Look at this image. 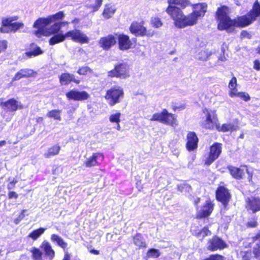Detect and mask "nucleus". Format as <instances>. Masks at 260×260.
<instances>
[{"label": "nucleus", "instance_id": "nucleus-7", "mask_svg": "<svg viewBox=\"0 0 260 260\" xmlns=\"http://www.w3.org/2000/svg\"><path fill=\"white\" fill-rule=\"evenodd\" d=\"M205 114V120L201 123V126L206 129H216L219 121L216 110L204 108L202 110Z\"/></svg>", "mask_w": 260, "mask_h": 260}, {"label": "nucleus", "instance_id": "nucleus-6", "mask_svg": "<svg viewBox=\"0 0 260 260\" xmlns=\"http://www.w3.org/2000/svg\"><path fill=\"white\" fill-rule=\"evenodd\" d=\"M150 120L152 121H158L173 127L178 124L176 115L169 112L166 109H163L160 113H154Z\"/></svg>", "mask_w": 260, "mask_h": 260}, {"label": "nucleus", "instance_id": "nucleus-30", "mask_svg": "<svg viewBox=\"0 0 260 260\" xmlns=\"http://www.w3.org/2000/svg\"><path fill=\"white\" fill-rule=\"evenodd\" d=\"M237 129V126L232 123H223L220 125V122L217 125L216 130L218 132L225 133L229 131H234Z\"/></svg>", "mask_w": 260, "mask_h": 260}, {"label": "nucleus", "instance_id": "nucleus-58", "mask_svg": "<svg viewBox=\"0 0 260 260\" xmlns=\"http://www.w3.org/2000/svg\"><path fill=\"white\" fill-rule=\"evenodd\" d=\"M90 253L94 254V255H99L100 254V251L98 250L95 249H91L89 251Z\"/></svg>", "mask_w": 260, "mask_h": 260}, {"label": "nucleus", "instance_id": "nucleus-15", "mask_svg": "<svg viewBox=\"0 0 260 260\" xmlns=\"http://www.w3.org/2000/svg\"><path fill=\"white\" fill-rule=\"evenodd\" d=\"M228 247L226 242L219 237L215 235L208 240L207 249L210 251L221 250Z\"/></svg>", "mask_w": 260, "mask_h": 260}, {"label": "nucleus", "instance_id": "nucleus-34", "mask_svg": "<svg viewBox=\"0 0 260 260\" xmlns=\"http://www.w3.org/2000/svg\"><path fill=\"white\" fill-rule=\"evenodd\" d=\"M237 86V79L235 77H233L229 83V87L230 88L229 94L231 98H233V93H236L238 91Z\"/></svg>", "mask_w": 260, "mask_h": 260}, {"label": "nucleus", "instance_id": "nucleus-44", "mask_svg": "<svg viewBox=\"0 0 260 260\" xmlns=\"http://www.w3.org/2000/svg\"><path fill=\"white\" fill-rule=\"evenodd\" d=\"M95 4L90 5L89 8L91 10L92 12L98 11L103 4V0H94Z\"/></svg>", "mask_w": 260, "mask_h": 260}, {"label": "nucleus", "instance_id": "nucleus-51", "mask_svg": "<svg viewBox=\"0 0 260 260\" xmlns=\"http://www.w3.org/2000/svg\"><path fill=\"white\" fill-rule=\"evenodd\" d=\"M252 251L251 250L245 251L244 252L243 255H242V258L243 260H251L252 257Z\"/></svg>", "mask_w": 260, "mask_h": 260}, {"label": "nucleus", "instance_id": "nucleus-33", "mask_svg": "<svg viewBox=\"0 0 260 260\" xmlns=\"http://www.w3.org/2000/svg\"><path fill=\"white\" fill-rule=\"evenodd\" d=\"M167 2L170 5L179 6L182 9H184L190 5L189 0H168Z\"/></svg>", "mask_w": 260, "mask_h": 260}, {"label": "nucleus", "instance_id": "nucleus-50", "mask_svg": "<svg viewBox=\"0 0 260 260\" xmlns=\"http://www.w3.org/2000/svg\"><path fill=\"white\" fill-rule=\"evenodd\" d=\"M246 226L248 228H256L257 225L258 223L257 222V218H254L252 219V220H250L246 223Z\"/></svg>", "mask_w": 260, "mask_h": 260}, {"label": "nucleus", "instance_id": "nucleus-18", "mask_svg": "<svg viewBox=\"0 0 260 260\" xmlns=\"http://www.w3.org/2000/svg\"><path fill=\"white\" fill-rule=\"evenodd\" d=\"M104 159V155L102 153L94 152L84 161L83 166L86 168L99 166Z\"/></svg>", "mask_w": 260, "mask_h": 260}, {"label": "nucleus", "instance_id": "nucleus-28", "mask_svg": "<svg viewBox=\"0 0 260 260\" xmlns=\"http://www.w3.org/2000/svg\"><path fill=\"white\" fill-rule=\"evenodd\" d=\"M212 232L207 226H204L201 229H195L192 231V235L198 238L203 240L206 237L211 236Z\"/></svg>", "mask_w": 260, "mask_h": 260}, {"label": "nucleus", "instance_id": "nucleus-32", "mask_svg": "<svg viewBox=\"0 0 260 260\" xmlns=\"http://www.w3.org/2000/svg\"><path fill=\"white\" fill-rule=\"evenodd\" d=\"M60 150V146L58 144L54 145L48 149L47 152L44 154V157L45 158H49L58 155Z\"/></svg>", "mask_w": 260, "mask_h": 260}, {"label": "nucleus", "instance_id": "nucleus-27", "mask_svg": "<svg viewBox=\"0 0 260 260\" xmlns=\"http://www.w3.org/2000/svg\"><path fill=\"white\" fill-rule=\"evenodd\" d=\"M29 49V51L25 53V55L28 58H31L32 56H37L43 53L41 48L35 43L30 44Z\"/></svg>", "mask_w": 260, "mask_h": 260}, {"label": "nucleus", "instance_id": "nucleus-31", "mask_svg": "<svg viewBox=\"0 0 260 260\" xmlns=\"http://www.w3.org/2000/svg\"><path fill=\"white\" fill-rule=\"evenodd\" d=\"M115 11L116 9L110 4H106L102 12V16L105 19H108L113 16Z\"/></svg>", "mask_w": 260, "mask_h": 260}, {"label": "nucleus", "instance_id": "nucleus-49", "mask_svg": "<svg viewBox=\"0 0 260 260\" xmlns=\"http://www.w3.org/2000/svg\"><path fill=\"white\" fill-rule=\"evenodd\" d=\"M252 37L251 35L246 30H243L241 31L240 38L241 39H250Z\"/></svg>", "mask_w": 260, "mask_h": 260}, {"label": "nucleus", "instance_id": "nucleus-11", "mask_svg": "<svg viewBox=\"0 0 260 260\" xmlns=\"http://www.w3.org/2000/svg\"><path fill=\"white\" fill-rule=\"evenodd\" d=\"M17 19V17L4 18L2 20L0 32L2 33L15 32L23 26V23L20 22H13Z\"/></svg>", "mask_w": 260, "mask_h": 260}, {"label": "nucleus", "instance_id": "nucleus-13", "mask_svg": "<svg viewBox=\"0 0 260 260\" xmlns=\"http://www.w3.org/2000/svg\"><path fill=\"white\" fill-rule=\"evenodd\" d=\"M222 144L219 142H214L209 147V151L204 160L206 166L211 165L220 155L222 152Z\"/></svg>", "mask_w": 260, "mask_h": 260}, {"label": "nucleus", "instance_id": "nucleus-54", "mask_svg": "<svg viewBox=\"0 0 260 260\" xmlns=\"http://www.w3.org/2000/svg\"><path fill=\"white\" fill-rule=\"evenodd\" d=\"M17 183V181L15 179H13L12 181L9 182L7 184V189L10 190L15 186Z\"/></svg>", "mask_w": 260, "mask_h": 260}, {"label": "nucleus", "instance_id": "nucleus-17", "mask_svg": "<svg viewBox=\"0 0 260 260\" xmlns=\"http://www.w3.org/2000/svg\"><path fill=\"white\" fill-rule=\"evenodd\" d=\"M0 107L7 112H15L19 109L23 108V106L14 98H11L5 102L0 99Z\"/></svg>", "mask_w": 260, "mask_h": 260}, {"label": "nucleus", "instance_id": "nucleus-41", "mask_svg": "<svg viewBox=\"0 0 260 260\" xmlns=\"http://www.w3.org/2000/svg\"><path fill=\"white\" fill-rule=\"evenodd\" d=\"M77 73L80 75H86L87 74L92 73V70L88 66L80 67Z\"/></svg>", "mask_w": 260, "mask_h": 260}, {"label": "nucleus", "instance_id": "nucleus-26", "mask_svg": "<svg viewBox=\"0 0 260 260\" xmlns=\"http://www.w3.org/2000/svg\"><path fill=\"white\" fill-rule=\"evenodd\" d=\"M58 78L61 85H68L71 82L78 84L80 82V80L75 79L73 74L67 72L61 74Z\"/></svg>", "mask_w": 260, "mask_h": 260}, {"label": "nucleus", "instance_id": "nucleus-39", "mask_svg": "<svg viewBox=\"0 0 260 260\" xmlns=\"http://www.w3.org/2000/svg\"><path fill=\"white\" fill-rule=\"evenodd\" d=\"M160 255V252L158 249L150 248L148 250L146 253V256L148 258H158Z\"/></svg>", "mask_w": 260, "mask_h": 260}, {"label": "nucleus", "instance_id": "nucleus-42", "mask_svg": "<svg viewBox=\"0 0 260 260\" xmlns=\"http://www.w3.org/2000/svg\"><path fill=\"white\" fill-rule=\"evenodd\" d=\"M233 97L237 96L245 102H247L250 100V96L249 94L245 92H237L236 93H233Z\"/></svg>", "mask_w": 260, "mask_h": 260}, {"label": "nucleus", "instance_id": "nucleus-5", "mask_svg": "<svg viewBox=\"0 0 260 260\" xmlns=\"http://www.w3.org/2000/svg\"><path fill=\"white\" fill-rule=\"evenodd\" d=\"M124 95L123 88L118 85H115L106 90L104 98L110 106H114L120 102Z\"/></svg>", "mask_w": 260, "mask_h": 260}, {"label": "nucleus", "instance_id": "nucleus-16", "mask_svg": "<svg viewBox=\"0 0 260 260\" xmlns=\"http://www.w3.org/2000/svg\"><path fill=\"white\" fill-rule=\"evenodd\" d=\"M214 205L213 201L210 199L206 200L197 213L196 218L201 219L209 217L213 211Z\"/></svg>", "mask_w": 260, "mask_h": 260}, {"label": "nucleus", "instance_id": "nucleus-3", "mask_svg": "<svg viewBox=\"0 0 260 260\" xmlns=\"http://www.w3.org/2000/svg\"><path fill=\"white\" fill-rule=\"evenodd\" d=\"M53 35V36L49 40L50 45H54L62 42L67 38H70L74 42L80 44H87L89 42L88 37L83 34L80 30L77 29L68 31L65 34L58 32Z\"/></svg>", "mask_w": 260, "mask_h": 260}, {"label": "nucleus", "instance_id": "nucleus-55", "mask_svg": "<svg viewBox=\"0 0 260 260\" xmlns=\"http://www.w3.org/2000/svg\"><path fill=\"white\" fill-rule=\"evenodd\" d=\"M172 108L174 111H176L177 110H182L185 108V105L184 104H182L178 106H173Z\"/></svg>", "mask_w": 260, "mask_h": 260}, {"label": "nucleus", "instance_id": "nucleus-43", "mask_svg": "<svg viewBox=\"0 0 260 260\" xmlns=\"http://www.w3.org/2000/svg\"><path fill=\"white\" fill-rule=\"evenodd\" d=\"M202 260H225V257L218 253L212 254Z\"/></svg>", "mask_w": 260, "mask_h": 260}, {"label": "nucleus", "instance_id": "nucleus-37", "mask_svg": "<svg viewBox=\"0 0 260 260\" xmlns=\"http://www.w3.org/2000/svg\"><path fill=\"white\" fill-rule=\"evenodd\" d=\"M61 111L60 110L53 109L49 111L47 115L49 118H53L54 119L60 121L61 120L60 113Z\"/></svg>", "mask_w": 260, "mask_h": 260}, {"label": "nucleus", "instance_id": "nucleus-45", "mask_svg": "<svg viewBox=\"0 0 260 260\" xmlns=\"http://www.w3.org/2000/svg\"><path fill=\"white\" fill-rule=\"evenodd\" d=\"M120 116L121 113L120 112L112 114L109 116V120L112 123L118 124L120 122Z\"/></svg>", "mask_w": 260, "mask_h": 260}, {"label": "nucleus", "instance_id": "nucleus-35", "mask_svg": "<svg viewBox=\"0 0 260 260\" xmlns=\"http://www.w3.org/2000/svg\"><path fill=\"white\" fill-rule=\"evenodd\" d=\"M51 240L53 242H56L58 245L63 249H65L67 247V243L63 240L56 234H52L51 236Z\"/></svg>", "mask_w": 260, "mask_h": 260}, {"label": "nucleus", "instance_id": "nucleus-10", "mask_svg": "<svg viewBox=\"0 0 260 260\" xmlns=\"http://www.w3.org/2000/svg\"><path fill=\"white\" fill-rule=\"evenodd\" d=\"M191 6L193 10L187 15L188 26L197 24L198 19L205 15L207 8L206 3H198L192 5Z\"/></svg>", "mask_w": 260, "mask_h": 260}, {"label": "nucleus", "instance_id": "nucleus-24", "mask_svg": "<svg viewBox=\"0 0 260 260\" xmlns=\"http://www.w3.org/2000/svg\"><path fill=\"white\" fill-rule=\"evenodd\" d=\"M246 208L251 210L252 213L260 211V198L252 197L248 198L246 201Z\"/></svg>", "mask_w": 260, "mask_h": 260}, {"label": "nucleus", "instance_id": "nucleus-20", "mask_svg": "<svg viewBox=\"0 0 260 260\" xmlns=\"http://www.w3.org/2000/svg\"><path fill=\"white\" fill-rule=\"evenodd\" d=\"M199 138L194 132H188L186 135L185 147L188 151H192L197 149L199 143Z\"/></svg>", "mask_w": 260, "mask_h": 260}, {"label": "nucleus", "instance_id": "nucleus-52", "mask_svg": "<svg viewBox=\"0 0 260 260\" xmlns=\"http://www.w3.org/2000/svg\"><path fill=\"white\" fill-rule=\"evenodd\" d=\"M8 47V42L5 40H0V53L5 51Z\"/></svg>", "mask_w": 260, "mask_h": 260}, {"label": "nucleus", "instance_id": "nucleus-21", "mask_svg": "<svg viewBox=\"0 0 260 260\" xmlns=\"http://www.w3.org/2000/svg\"><path fill=\"white\" fill-rule=\"evenodd\" d=\"M116 43V37L112 35L109 34L107 36L101 37L99 44L100 46L104 50L108 51Z\"/></svg>", "mask_w": 260, "mask_h": 260}, {"label": "nucleus", "instance_id": "nucleus-47", "mask_svg": "<svg viewBox=\"0 0 260 260\" xmlns=\"http://www.w3.org/2000/svg\"><path fill=\"white\" fill-rule=\"evenodd\" d=\"M252 253L254 258L260 259V241L257 243L253 247Z\"/></svg>", "mask_w": 260, "mask_h": 260}, {"label": "nucleus", "instance_id": "nucleus-29", "mask_svg": "<svg viewBox=\"0 0 260 260\" xmlns=\"http://www.w3.org/2000/svg\"><path fill=\"white\" fill-rule=\"evenodd\" d=\"M133 241L134 244L138 247L139 249L145 248L146 247V243L141 233H136L133 237Z\"/></svg>", "mask_w": 260, "mask_h": 260}, {"label": "nucleus", "instance_id": "nucleus-1", "mask_svg": "<svg viewBox=\"0 0 260 260\" xmlns=\"http://www.w3.org/2000/svg\"><path fill=\"white\" fill-rule=\"evenodd\" d=\"M229 8L226 5L218 7L215 13L217 28L219 30H225L228 33L236 31V28H244L252 24L260 18V4L256 0L252 8L245 15L237 16L232 19L229 16Z\"/></svg>", "mask_w": 260, "mask_h": 260}, {"label": "nucleus", "instance_id": "nucleus-40", "mask_svg": "<svg viewBox=\"0 0 260 260\" xmlns=\"http://www.w3.org/2000/svg\"><path fill=\"white\" fill-rule=\"evenodd\" d=\"M150 23L155 28H159L163 25V22L160 18L157 17H152L150 19Z\"/></svg>", "mask_w": 260, "mask_h": 260}, {"label": "nucleus", "instance_id": "nucleus-14", "mask_svg": "<svg viewBox=\"0 0 260 260\" xmlns=\"http://www.w3.org/2000/svg\"><path fill=\"white\" fill-rule=\"evenodd\" d=\"M244 169H245V172L248 174V181H252L253 175L252 173L249 172L247 165H242L239 168L231 165L227 167L230 174L236 180H241L244 178L245 176Z\"/></svg>", "mask_w": 260, "mask_h": 260}, {"label": "nucleus", "instance_id": "nucleus-2", "mask_svg": "<svg viewBox=\"0 0 260 260\" xmlns=\"http://www.w3.org/2000/svg\"><path fill=\"white\" fill-rule=\"evenodd\" d=\"M64 14L62 11H59L47 17L38 18L34 23V27L37 28L35 34L40 38L42 36L49 37L52 34L58 33L62 25L68 24V22H60Z\"/></svg>", "mask_w": 260, "mask_h": 260}, {"label": "nucleus", "instance_id": "nucleus-8", "mask_svg": "<svg viewBox=\"0 0 260 260\" xmlns=\"http://www.w3.org/2000/svg\"><path fill=\"white\" fill-rule=\"evenodd\" d=\"M144 25L145 21L144 20L140 22L134 21L129 27V30L132 34L136 36H146L150 38L156 34V31L154 30H147Z\"/></svg>", "mask_w": 260, "mask_h": 260}, {"label": "nucleus", "instance_id": "nucleus-48", "mask_svg": "<svg viewBox=\"0 0 260 260\" xmlns=\"http://www.w3.org/2000/svg\"><path fill=\"white\" fill-rule=\"evenodd\" d=\"M26 211V209H23L21 211V212L17 218L14 220L15 224H18L25 217V212Z\"/></svg>", "mask_w": 260, "mask_h": 260}, {"label": "nucleus", "instance_id": "nucleus-53", "mask_svg": "<svg viewBox=\"0 0 260 260\" xmlns=\"http://www.w3.org/2000/svg\"><path fill=\"white\" fill-rule=\"evenodd\" d=\"M8 198L9 199H16L18 198V194L14 191H9L8 193Z\"/></svg>", "mask_w": 260, "mask_h": 260}, {"label": "nucleus", "instance_id": "nucleus-61", "mask_svg": "<svg viewBox=\"0 0 260 260\" xmlns=\"http://www.w3.org/2000/svg\"><path fill=\"white\" fill-rule=\"evenodd\" d=\"M43 120V118L42 117H38L36 118V121L37 122H42Z\"/></svg>", "mask_w": 260, "mask_h": 260}, {"label": "nucleus", "instance_id": "nucleus-62", "mask_svg": "<svg viewBox=\"0 0 260 260\" xmlns=\"http://www.w3.org/2000/svg\"><path fill=\"white\" fill-rule=\"evenodd\" d=\"M6 144V141L5 140H2L0 141V147L5 146Z\"/></svg>", "mask_w": 260, "mask_h": 260}, {"label": "nucleus", "instance_id": "nucleus-57", "mask_svg": "<svg viewBox=\"0 0 260 260\" xmlns=\"http://www.w3.org/2000/svg\"><path fill=\"white\" fill-rule=\"evenodd\" d=\"M252 240L253 241L260 240V230L252 237Z\"/></svg>", "mask_w": 260, "mask_h": 260}, {"label": "nucleus", "instance_id": "nucleus-25", "mask_svg": "<svg viewBox=\"0 0 260 260\" xmlns=\"http://www.w3.org/2000/svg\"><path fill=\"white\" fill-rule=\"evenodd\" d=\"M40 248L44 252V256L48 260H52L55 255L54 250L49 242L44 241L40 245Z\"/></svg>", "mask_w": 260, "mask_h": 260}, {"label": "nucleus", "instance_id": "nucleus-4", "mask_svg": "<svg viewBox=\"0 0 260 260\" xmlns=\"http://www.w3.org/2000/svg\"><path fill=\"white\" fill-rule=\"evenodd\" d=\"M167 13L174 20V25L179 28L188 26L187 15H185L181 8L170 5L166 9Z\"/></svg>", "mask_w": 260, "mask_h": 260}, {"label": "nucleus", "instance_id": "nucleus-36", "mask_svg": "<svg viewBox=\"0 0 260 260\" xmlns=\"http://www.w3.org/2000/svg\"><path fill=\"white\" fill-rule=\"evenodd\" d=\"M45 230V229L43 228H40L35 230L28 234V237L30 238L34 241L36 240L44 233Z\"/></svg>", "mask_w": 260, "mask_h": 260}, {"label": "nucleus", "instance_id": "nucleus-59", "mask_svg": "<svg viewBox=\"0 0 260 260\" xmlns=\"http://www.w3.org/2000/svg\"><path fill=\"white\" fill-rule=\"evenodd\" d=\"M62 260H70V254L68 252L66 253Z\"/></svg>", "mask_w": 260, "mask_h": 260}, {"label": "nucleus", "instance_id": "nucleus-46", "mask_svg": "<svg viewBox=\"0 0 260 260\" xmlns=\"http://www.w3.org/2000/svg\"><path fill=\"white\" fill-rule=\"evenodd\" d=\"M211 54V52L208 50H201L199 53V58L201 60H206Z\"/></svg>", "mask_w": 260, "mask_h": 260}, {"label": "nucleus", "instance_id": "nucleus-63", "mask_svg": "<svg viewBox=\"0 0 260 260\" xmlns=\"http://www.w3.org/2000/svg\"><path fill=\"white\" fill-rule=\"evenodd\" d=\"M257 53L260 54V45L256 48Z\"/></svg>", "mask_w": 260, "mask_h": 260}, {"label": "nucleus", "instance_id": "nucleus-38", "mask_svg": "<svg viewBox=\"0 0 260 260\" xmlns=\"http://www.w3.org/2000/svg\"><path fill=\"white\" fill-rule=\"evenodd\" d=\"M31 253V257L34 260H41L42 258L43 253L36 247H33L30 250Z\"/></svg>", "mask_w": 260, "mask_h": 260}, {"label": "nucleus", "instance_id": "nucleus-12", "mask_svg": "<svg viewBox=\"0 0 260 260\" xmlns=\"http://www.w3.org/2000/svg\"><path fill=\"white\" fill-rule=\"evenodd\" d=\"M215 194L217 201L220 203L224 208H226L232 199L230 190L226 186L220 184L216 188Z\"/></svg>", "mask_w": 260, "mask_h": 260}, {"label": "nucleus", "instance_id": "nucleus-64", "mask_svg": "<svg viewBox=\"0 0 260 260\" xmlns=\"http://www.w3.org/2000/svg\"><path fill=\"white\" fill-rule=\"evenodd\" d=\"M116 128L118 131H119L120 129V126L119 123L118 124H117V126H116Z\"/></svg>", "mask_w": 260, "mask_h": 260}, {"label": "nucleus", "instance_id": "nucleus-23", "mask_svg": "<svg viewBox=\"0 0 260 260\" xmlns=\"http://www.w3.org/2000/svg\"><path fill=\"white\" fill-rule=\"evenodd\" d=\"M37 74V73L32 69L28 68L22 69L15 74L12 78V81H15L19 80L21 78L35 77Z\"/></svg>", "mask_w": 260, "mask_h": 260}, {"label": "nucleus", "instance_id": "nucleus-9", "mask_svg": "<svg viewBox=\"0 0 260 260\" xmlns=\"http://www.w3.org/2000/svg\"><path fill=\"white\" fill-rule=\"evenodd\" d=\"M108 76L121 79H126L130 76L129 66L125 62L117 63L112 70L108 72Z\"/></svg>", "mask_w": 260, "mask_h": 260}, {"label": "nucleus", "instance_id": "nucleus-19", "mask_svg": "<svg viewBox=\"0 0 260 260\" xmlns=\"http://www.w3.org/2000/svg\"><path fill=\"white\" fill-rule=\"evenodd\" d=\"M66 96L69 100H74L77 101H85L89 99L90 95L86 91H78L77 90L72 89L66 92Z\"/></svg>", "mask_w": 260, "mask_h": 260}, {"label": "nucleus", "instance_id": "nucleus-22", "mask_svg": "<svg viewBox=\"0 0 260 260\" xmlns=\"http://www.w3.org/2000/svg\"><path fill=\"white\" fill-rule=\"evenodd\" d=\"M116 37L117 39L118 48L120 50H127L132 47L133 43L127 35L119 34Z\"/></svg>", "mask_w": 260, "mask_h": 260}, {"label": "nucleus", "instance_id": "nucleus-56", "mask_svg": "<svg viewBox=\"0 0 260 260\" xmlns=\"http://www.w3.org/2000/svg\"><path fill=\"white\" fill-rule=\"evenodd\" d=\"M253 68L257 71L260 70V61L258 59H256L253 61Z\"/></svg>", "mask_w": 260, "mask_h": 260}, {"label": "nucleus", "instance_id": "nucleus-60", "mask_svg": "<svg viewBox=\"0 0 260 260\" xmlns=\"http://www.w3.org/2000/svg\"><path fill=\"white\" fill-rule=\"evenodd\" d=\"M200 201V198H196V199L194 200V201H193L194 205L196 207H198V204H199V203Z\"/></svg>", "mask_w": 260, "mask_h": 260}]
</instances>
